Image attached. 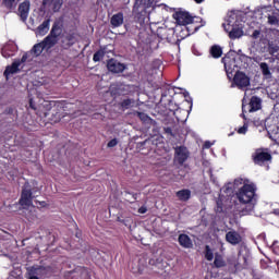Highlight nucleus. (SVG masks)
<instances>
[{
	"instance_id": "obj_1",
	"label": "nucleus",
	"mask_w": 279,
	"mask_h": 279,
	"mask_svg": "<svg viewBox=\"0 0 279 279\" xmlns=\"http://www.w3.org/2000/svg\"><path fill=\"white\" fill-rule=\"evenodd\" d=\"M245 19H247V14L242 11H230L227 14L222 27L225 32H227L231 40H236V38H243L245 34L243 32V27H245Z\"/></svg>"
},
{
	"instance_id": "obj_2",
	"label": "nucleus",
	"mask_w": 279,
	"mask_h": 279,
	"mask_svg": "<svg viewBox=\"0 0 279 279\" xmlns=\"http://www.w3.org/2000/svg\"><path fill=\"white\" fill-rule=\"evenodd\" d=\"M256 195V185L254 183H244V185L236 192V198L240 204H248V210H254V197Z\"/></svg>"
},
{
	"instance_id": "obj_3",
	"label": "nucleus",
	"mask_w": 279,
	"mask_h": 279,
	"mask_svg": "<svg viewBox=\"0 0 279 279\" xmlns=\"http://www.w3.org/2000/svg\"><path fill=\"white\" fill-rule=\"evenodd\" d=\"M58 36H60V24L54 23L49 36H47L43 41L45 49H51V47L56 46L58 43Z\"/></svg>"
},
{
	"instance_id": "obj_4",
	"label": "nucleus",
	"mask_w": 279,
	"mask_h": 279,
	"mask_svg": "<svg viewBox=\"0 0 279 279\" xmlns=\"http://www.w3.org/2000/svg\"><path fill=\"white\" fill-rule=\"evenodd\" d=\"M260 14L267 19L268 25L279 27V10L269 11L267 9H262L255 13L256 16H260Z\"/></svg>"
},
{
	"instance_id": "obj_5",
	"label": "nucleus",
	"mask_w": 279,
	"mask_h": 279,
	"mask_svg": "<svg viewBox=\"0 0 279 279\" xmlns=\"http://www.w3.org/2000/svg\"><path fill=\"white\" fill-rule=\"evenodd\" d=\"M20 205L22 206V208H24V210H29V208L32 210H34V204L32 203V190L31 189L25 187L22 191Z\"/></svg>"
},
{
	"instance_id": "obj_6",
	"label": "nucleus",
	"mask_w": 279,
	"mask_h": 279,
	"mask_svg": "<svg viewBox=\"0 0 279 279\" xmlns=\"http://www.w3.org/2000/svg\"><path fill=\"white\" fill-rule=\"evenodd\" d=\"M62 3H64V0H43V8L48 12H60Z\"/></svg>"
},
{
	"instance_id": "obj_7",
	"label": "nucleus",
	"mask_w": 279,
	"mask_h": 279,
	"mask_svg": "<svg viewBox=\"0 0 279 279\" xmlns=\"http://www.w3.org/2000/svg\"><path fill=\"white\" fill-rule=\"evenodd\" d=\"M233 84H235L238 88H247V86H250V77L243 72H236L233 77Z\"/></svg>"
},
{
	"instance_id": "obj_8",
	"label": "nucleus",
	"mask_w": 279,
	"mask_h": 279,
	"mask_svg": "<svg viewBox=\"0 0 279 279\" xmlns=\"http://www.w3.org/2000/svg\"><path fill=\"white\" fill-rule=\"evenodd\" d=\"M173 16L178 25H191L193 23V16L186 11H179Z\"/></svg>"
},
{
	"instance_id": "obj_9",
	"label": "nucleus",
	"mask_w": 279,
	"mask_h": 279,
	"mask_svg": "<svg viewBox=\"0 0 279 279\" xmlns=\"http://www.w3.org/2000/svg\"><path fill=\"white\" fill-rule=\"evenodd\" d=\"M223 62H225V69L227 71L228 77H230V75H232V73H240L239 66H236V60L230 59V58H225Z\"/></svg>"
},
{
	"instance_id": "obj_10",
	"label": "nucleus",
	"mask_w": 279,
	"mask_h": 279,
	"mask_svg": "<svg viewBox=\"0 0 279 279\" xmlns=\"http://www.w3.org/2000/svg\"><path fill=\"white\" fill-rule=\"evenodd\" d=\"M107 69L111 73H123L125 71V65L114 59H111L107 63Z\"/></svg>"
},
{
	"instance_id": "obj_11",
	"label": "nucleus",
	"mask_w": 279,
	"mask_h": 279,
	"mask_svg": "<svg viewBox=\"0 0 279 279\" xmlns=\"http://www.w3.org/2000/svg\"><path fill=\"white\" fill-rule=\"evenodd\" d=\"M189 158V150L184 146H180L175 148V157L174 159L179 165H183V162Z\"/></svg>"
},
{
	"instance_id": "obj_12",
	"label": "nucleus",
	"mask_w": 279,
	"mask_h": 279,
	"mask_svg": "<svg viewBox=\"0 0 279 279\" xmlns=\"http://www.w3.org/2000/svg\"><path fill=\"white\" fill-rule=\"evenodd\" d=\"M253 158L255 165H263V162L271 160V155L265 151H256Z\"/></svg>"
},
{
	"instance_id": "obj_13",
	"label": "nucleus",
	"mask_w": 279,
	"mask_h": 279,
	"mask_svg": "<svg viewBox=\"0 0 279 279\" xmlns=\"http://www.w3.org/2000/svg\"><path fill=\"white\" fill-rule=\"evenodd\" d=\"M226 241L231 245H239V243L242 241L241 234H239L236 231H229L226 234Z\"/></svg>"
},
{
	"instance_id": "obj_14",
	"label": "nucleus",
	"mask_w": 279,
	"mask_h": 279,
	"mask_svg": "<svg viewBox=\"0 0 279 279\" xmlns=\"http://www.w3.org/2000/svg\"><path fill=\"white\" fill-rule=\"evenodd\" d=\"M62 104H57L52 107V119L51 121H53L54 123H58V121H60V119H62Z\"/></svg>"
},
{
	"instance_id": "obj_15",
	"label": "nucleus",
	"mask_w": 279,
	"mask_h": 279,
	"mask_svg": "<svg viewBox=\"0 0 279 279\" xmlns=\"http://www.w3.org/2000/svg\"><path fill=\"white\" fill-rule=\"evenodd\" d=\"M19 13H20L22 21L27 20V16L29 15V1H25L20 4Z\"/></svg>"
},
{
	"instance_id": "obj_16",
	"label": "nucleus",
	"mask_w": 279,
	"mask_h": 279,
	"mask_svg": "<svg viewBox=\"0 0 279 279\" xmlns=\"http://www.w3.org/2000/svg\"><path fill=\"white\" fill-rule=\"evenodd\" d=\"M179 243H180L181 247H185L187 250L193 247V241L186 234H180L179 235Z\"/></svg>"
},
{
	"instance_id": "obj_17",
	"label": "nucleus",
	"mask_w": 279,
	"mask_h": 279,
	"mask_svg": "<svg viewBox=\"0 0 279 279\" xmlns=\"http://www.w3.org/2000/svg\"><path fill=\"white\" fill-rule=\"evenodd\" d=\"M31 274H33V276H37V277L38 276H47V274H49V268L43 267V266L32 267Z\"/></svg>"
},
{
	"instance_id": "obj_18",
	"label": "nucleus",
	"mask_w": 279,
	"mask_h": 279,
	"mask_svg": "<svg viewBox=\"0 0 279 279\" xmlns=\"http://www.w3.org/2000/svg\"><path fill=\"white\" fill-rule=\"evenodd\" d=\"M49 20H46L43 22L41 25L38 26V28L36 29V35L37 36H45V34H47L49 32Z\"/></svg>"
},
{
	"instance_id": "obj_19",
	"label": "nucleus",
	"mask_w": 279,
	"mask_h": 279,
	"mask_svg": "<svg viewBox=\"0 0 279 279\" xmlns=\"http://www.w3.org/2000/svg\"><path fill=\"white\" fill-rule=\"evenodd\" d=\"M250 106H251L250 112H256L257 110H260V98L256 96L252 97Z\"/></svg>"
},
{
	"instance_id": "obj_20",
	"label": "nucleus",
	"mask_w": 279,
	"mask_h": 279,
	"mask_svg": "<svg viewBox=\"0 0 279 279\" xmlns=\"http://www.w3.org/2000/svg\"><path fill=\"white\" fill-rule=\"evenodd\" d=\"M177 197L180 199V202H189V199H191V192L190 190L178 191Z\"/></svg>"
},
{
	"instance_id": "obj_21",
	"label": "nucleus",
	"mask_w": 279,
	"mask_h": 279,
	"mask_svg": "<svg viewBox=\"0 0 279 279\" xmlns=\"http://www.w3.org/2000/svg\"><path fill=\"white\" fill-rule=\"evenodd\" d=\"M123 23V13H117L111 17V25L113 27H121Z\"/></svg>"
},
{
	"instance_id": "obj_22",
	"label": "nucleus",
	"mask_w": 279,
	"mask_h": 279,
	"mask_svg": "<svg viewBox=\"0 0 279 279\" xmlns=\"http://www.w3.org/2000/svg\"><path fill=\"white\" fill-rule=\"evenodd\" d=\"M75 40H77V34L74 31L72 33H66L63 43H66V46L71 47V45H74Z\"/></svg>"
},
{
	"instance_id": "obj_23",
	"label": "nucleus",
	"mask_w": 279,
	"mask_h": 279,
	"mask_svg": "<svg viewBox=\"0 0 279 279\" xmlns=\"http://www.w3.org/2000/svg\"><path fill=\"white\" fill-rule=\"evenodd\" d=\"M45 46L43 45V43L36 44L33 49L31 50V54L35 56L36 58H38V56H40V53H43V51H45Z\"/></svg>"
},
{
	"instance_id": "obj_24",
	"label": "nucleus",
	"mask_w": 279,
	"mask_h": 279,
	"mask_svg": "<svg viewBox=\"0 0 279 279\" xmlns=\"http://www.w3.org/2000/svg\"><path fill=\"white\" fill-rule=\"evenodd\" d=\"M20 64L19 62H13L11 66H8L4 71L5 77L8 78V76L17 73Z\"/></svg>"
},
{
	"instance_id": "obj_25",
	"label": "nucleus",
	"mask_w": 279,
	"mask_h": 279,
	"mask_svg": "<svg viewBox=\"0 0 279 279\" xmlns=\"http://www.w3.org/2000/svg\"><path fill=\"white\" fill-rule=\"evenodd\" d=\"M210 53H211L213 58H221L223 51L221 50V47L213 46Z\"/></svg>"
},
{
	"instance_id": "obj_26",
	"label": "nucleus",
	"mask_w": 279,
	"mask_h": 279,
	"mask_svg": "<svg viewBox=\"0 0 279 279\" xmlns=\"http://www.w3.org/2000/svg\"><path fill=\"white\" fill-rule=\"evenodd\" d=\"M14 45H7L2 48V56L3 58H10L12 56V49H13Z\"/></svg>"
},
{
	"instance_id": "obj_27",
	"label": "nucleus",
	"mask_w": 279,
	"mask_h": 279,
	"mask_svg": "<svg viewBox=\"0 0 279 279\" xmlns=\"http://www.w3.org/2000/svg\"><path fill=\"white\" fill-rule=\"evenodd\" d=\"M259 66L262 69L263 75H265L266 77H269V75H271V71H269V65L267 63L263 62Z\"/></svg>"
},
{
	"instance_id": "obj_28",
	"label": "nucleus",
	"mask_w": 279,
	"mask_h": 279,
	"mask_svg": "<svg viewBox=\"0 0 279 279\" xmlns=\"http://www.w3.org/2000/svg\"><path fill=\"white\" fill-rule=\"evenodd\" d=\"M214 265H215V267H225L226 262H223V257H221V255H216Z\"/></svg>"
},
{
	"instance_id": "obj_29",
	"label": "nucleus",
	"mask_w": 279,
	"mask_h": 279,
	"mask_svg": "<svg viewBox=\"0 0 279 279\" xmlns=\"http://www.w3.org/2000/svg\"><path fill=\"white\" fill-rule=\"evenodd\" d=\"M105 51L104 50H99L94 54V62H99L101 60H104V56H105Z\"/></svg>"
},
{
	"instance_id": "obj_30",
	"label": "nucleus",
	"mask_w": 279,
	"mask_h": 279,
	"mask_svg": "<svg viewBox=\"0 0 279 279\" xmlns=\"http://www.w3.org/2000/svg\"><path fill=\"white\" fill-rule=\"evenodd\" d=\"M205 258H207V260H213V258H215V255L213 254V250H210V246H206Z\"/></svg>"
},
{
	"instance_id": "obj_31",
	"label": "nucleus",
	"mask_w": 279,
	"mask_h": 279,
	"mask_svg": "<svg viewBox=\"0 0 279 279\" xmlns=\"http://www.w3.org/2000/svg\"><path fill=\"white\" fill-rule=\"evenodd\" d=\"M16 3H19V0H4L7 8H16Z\"/></svg>"
},
{
	"instance_id": "obj_32",
	"label": "nucleus",
	"mask_w": 279,
	"mask_h": 279,
	"mask_svg": "<svg viewBox=\"0 0 279 279\" xmlns=\"http://www.w3.org/2000/svg\"><path fill=\"white\" fill-rule=\"evenodd\" d=\"M271 140L275 141L276 143H279V128H277L276 131L271 132L270 135Z\"/></svg>"
},
{
	"instance_id": "obj_33",
	"label": "nucleus",
	"mask_w": 279,
	"mask_h": 279,
	"mask_svg": "<svg viewBox=\"0 0 279 279\" xmlns=\"http://www.w3.org/2000/svg\"><path fill=\"white\" fill-rule=\"evenodd\" d=\"M117 145H119V141H117V138H113L107 144V147H117Z\"/></svg>"
},
{
	"instance_id": "obj_34",
	"label": "nucleus",
	"mask_w": 279,
	"mask_h": 279,
	"mask_svg": "<svg viewBox=\"0 0 279 279\" xmlns=\"http://www.w3.org/2000/svg\"><path fill=\"white\" fill-rule=\"evenodd\" d=\"M132 106V100L126 99L122 101V108H130Z\"/></svg>"
},
{
	"instance_id": "obj_35",
	"label": "nucleus",
	"mask_w": 279,
	"mask_h": 279,
	"mask_svg": "<svg viewBox=\"0 0 279 279\" xmlns=\"http://www.w3.org/2000/svg\"><path fill=\"white\" fill-rule=\"evenodd\" d=\"M247 133V126L244 124L238 130V134H246Z\"/></svg>"
},
{
	"instance_id": "obj_36",
	"label": "nucleus",
	"mask_w": 279,
	"mask_h": 279,
	"mask_svg": "<svg viewBox=\"0 0 279 279\" xmlns=\"http://www.w3.org/2000/svg\"><path fill=\"white\" fill-rule=\"evenodd\" d=\"M214 143L213 142H205L203 145V149H210L213 147Z\"/></svg>"
},
{
	"instance_id": "obj_37",
	"label": "nucleus",
	"mask_w": 279,
	"mask_h": 279,
	"mask_svg": "<svg viewBox=\"0 0 279 279\" xmlns=\"http://www.w3.org/2000/svg\"><path fill=\"white\" fill-rule=\"evenodd\" d=\"M241 184H244V185H245V181H243V179H236V180L234 181V185H235V186H241Z\"/></svg>"
},
{
	"instance_id": "obj_38",
	"label": "nucleus",
	"mask_w": 279,
	"mask_h": 279,
	"mask_svg": "<svg viewBox=\"0 0 279 279\" xmlns=\"http://www.w3.org/2000/svg\"><path fill=\"white\" fill-rule=\"evenodd\" d=\"M260 36V31H258V29H255L254 32H253V34H252V37L253 38H258Z\"/></svg>"
},
{
	"instance_id": "obj_39",
	"label": "nucleus",
	"mask_w": 279,
	"mask_h": 279,
	"mask_svg": "<svg viewBox=\"0 0 279 279\" xmlns=\"http://www.w3.org/2000/svg\"><path fill=\"white\" fill-rule=\"evenodd\" d=\"M138 213H140L141 215H145V213H147V207H145V206L141 207V208L138 209Z\"/></svg>"
},
{
	"instance_id": "obj_40",
	"label": "nucleus",
	"mask_w": 279,
	"mask_h": 279,
	"mask_svg": "<svg viewBox=\"0 0 279 279\" xmlns=\"http://www.w3.org/2000/svg\"><path fill=\"white\" fill-rule=\"evenodd\" d=\"M140 119H142V121H147V114L145 113H138Z\"/></svg>"
},
{
	"instance_id": "obj_41",
	"label": "nucleus",
	"mask_w": 279,
	"mask_h": 279,
	"mask_svg": "<svg viewBox=\"0 0 279 279\" xmlns=\"http://www.w3.org/2000/svg\"><path fill=\"white\" fill-rule=\"evenodd\" d=\"M28 279H39V278L31 272Z\"/></svg>"
},
{
	"instance_id": "obj_42",
	"label": "nucleus",
	"mask_w": 279,
	"mask_h": 279,
	"mask_svg": "<svg viewBox=\"0 0 279 279\" xmlns=\"http://www.w3.org/2000/svg\"><path fill=\"white\" fill-rule=\"evenodd\" d=\"M195 3H204V0H194Z\"/></svg>"
},
{
	"instance_id": "obj_43",
	"label": "nucleus",
	"mask_w": 279,
	"mask_h": 279,
	"mask_svg": "<svg viewBox=\"0 0 279 279\" xmlns=\"http://www.w3.org/2000/svg\"><path fill=\"white\" fill-rule=\"evenodd\" d=\"M27 60V56H23L22 61L25 62Z\"/></svg>"
},
{
	"instance_id": "obj_44",
	"label": "nucleus",
	"mask_w": 279,
	"mask_h": 279,
	"mask_svg": "<svg viewBox=\"0 0 279 279\" xmlns=\"http://www.w3.org/2000/svg\"><path fill=\"white\" fill-rule=\"evenodd\" d=\"M242 110H243V112H245V106H242Z\"/></svg>"
},
{
	"instance_id": "obj_45",
	"label": "nucleus",
	"mask_w": 279,
	"mask_h": 279,
	"mask_svg": "<svg viewBox=\"0 0 279 279\" xmlns=\"http://www.w3.org/2000/svg\"><path fill=\"white\" fill-rule=\"evenodd\" d=\"M274 3H279V0H274Z\"/></svg>"
},
{
	"instance_id": "obj_46",
	"label": "nucleus",
	"mask_w": 279,
	"mask_h": 279,
	"mask_svg": "<svg viewBox=\"0 0 279 279\" xmlns=\"http://www.w3.org/2000/svg\"><path fill=\"white\" fill-rule=\"evenodd\" d=\"M247 25H252V23L247 22Z\"/></svg>"
}]
</instances>
